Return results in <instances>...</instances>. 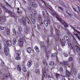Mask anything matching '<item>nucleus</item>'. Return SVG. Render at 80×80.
<instances>
[{
  "label": "nucleus",
  "instance_id": "0e129e2a",
  "mask_svg": "<svg viewBox=\"0 0 80 80\" xmlns=\"http://www.w3.org/2000/svg\"><path fill=\"white\" fill-rule=\"evenodd\" d=\"M76 32H77V33H80V32L78 31L77 30H76Z\"/></svg>",
  "mask_w": 80,
  "mask_h": 80
},
{
  "label": "nucleus",
  "instance_id": "f3484780",
  "mask_svg": "<svg viewBox=\"0 0 80 80\" xmlns=\"http://www.w3.org/2000/svg\"><path fill=\"white\" fill-rule=\"evenodd\" d=\"M27 52L29 53H31V51H32V48L30 47H28L27 48Z\"/></svg>",
  "mask_w": 80,
  "mask_h": 80
},
{
  "label": "nucleus",
  "instance_id": "20e7f679",
  "mask_svg": "<svg viewBox=\"0 0 80 80\" xmlns=\"http://www.w3.org/2000/svg\"><path fill=\"white\" fill-rule=\"evenodd\" d=\"M42 2L44 3L45 7H46V9H47L48 11H50V12L52 11V7H51L50 8H49L48 7V5L47 4L46 2L43 1H42Z\"/></svg>",
  "mask_w": 80,
  "mask_h": 80
},
{
  "label": "nucleus",
  "instance_id": "09e8293b",
  "mask_svg": "<svg viewBox=\"0 0 80 80\" xmlns=\"http://www.w3.org/2000/svg\"><path fill=\"white\" fill-rule=\"evenodd\" d=\"M4 28L0 26V29H1V30H4Z\"/></svg>",
  "mask_w": 80,
  "mask_h": 80
},
{
  "label": "nucleus",
  "instance_id": "473e14b6",
  "mask_svg": "<svg viewBox=\"0 0 80 80\" xmlns=\"http://www.w3.org/2000/svg\"><path fill=\"white\" fill-rule=\"evenodd\" d=\"M6 31L7 32V35H9L10 34V30L8 29V28L7 29Z\"/></svg>",
  "mask_w": 80,
  "mask_h": 80
},
{
  "label": "nucleus",
  "instance_id": "4d7b16f0",
  "mask_svg": "<svg viewBox=\"0 0 80 80\" xmlns=\"http://www.w3.org/2000/svg\"><path fill=\"white\" fill-rule=\"evenodd\" d=\"M2 12V9H1V8H0V13H1Z\"/></svg>",
  "mask_w": 80,
  "mask_h": 80
},
{
  "label": "nucleus",
  "instance_id": "bb28decb",
  "mask_svg": "<svg viewBox=\"0 0 80 80\" xmlns=\"http://www.w3.org/2000/svg\"><path fill=\"white\" fill-rule=\"evenodd\" d=\"M13 45H15V43H16L17 42V39H15V38H14L13 39Z\"/></svg>",
  "mask_w": 80,
  "mask_h": 80
},
{
  "label": "nucleus",
  "instance_id": "338daca9",
  "mask_svg": "<svg viewBox=\"0 0 80 80\" xmlns=\"http://www.w3.org/2000/svg\"><path fill=\"white\" fill-rule=\"evenodd\" d=\"M23 3H27V2H26L25 1H23Z\"/></svg>",
  "mask_w": 80,
  "mask_h": 80
},
{
  "label": "nucleus",
  "instance_id": "9b49d317",
  "mask_svg": "<svg viewBox=\"0 0 80 80\" xmlns=\"http://www.w3.org/2000/svg\"><path fill=\"white\" fill-rule=\"evenodd\" d=\"M29 31H30V28L27 27L25 28L24 32L25 33H28Z\"/></svg>",
  "mask_w": 80,
  "mask_h": 80
},
{
  "label": "nucleus",
  "instance_id": "b1692460",
  "mask_svg": "<svg viewBox=\"0 0 80 80\" xmlns=\"http://www.w3.org/2000/svg\"><path fill=\"white\" fill-rule=\"evenodd\" d=\"M64 38L65 40H66V41H68V39H69V38L68 36H65L64 37Z\"/></svg>",
  "mask_w": 80,
  "mask_h": 80
},
{
  "label": "nucleus",
  "instance_id": "6ab92c4d",
  "mask_svg": "<svg viewBox=\"0 0 80 80\" xmlns=\"http://www.w3.org/2000/svg\"><path fill=\"white\" fill-rule=\"evenodd\" d=\"M66 75L67 77H70L71 75V74L70 73L68 72V71H66Z\"/></svg>",
  "mask_w": 80,
  "mask_h": 80
},
{
  "label": "nucleus",
  "instance_id": "72a5a7b5",
  "mask_svg": "<svg viewBox=\"0 0 80 80\" xmlns=\"http://www.w3.org/2000/svg\"><path fill=\"white\" fill-rule=\"evenodd\" d=\"M51 56L52 57H53L57 56V53H54L52 54Z\"/></svg>",
  "mask_w": 80,
  "mask_h": 80
},
{
  "label": "nucleus",
  "instance_id": "4c0bfd02",
  "mask_svg": "<svg viewBox=\"0 0 80 80\" xmlns=\"http://www.w3.org/2000/svg\"><path fill=\"white\" fill-rule=\"evenodd\" d=\"M10 76V74H8L7 75H6L5 74H4V76L5 77L4 78H5V77H8L9 76Z\"/></svg>",
  "mask_w": 80,
  "mask_h": 80
},
{
  "label": "nucleus",
  "instance_id": "a211bd4d",
  "mask_svg": "<svg viewBox=\"0 0 80 80\" xmlns=\"http://www.w3.org/2000/svg\"><path fill=\"white\" fill-rule=\"evenodd\" d=\"M22 23L24 25H26V20H25V18H23L22 19Z\"/></svg>",
  "mask_w": 80,
  "mask_h": 80
},
{
  "label": "nucleus",
  "instance_id": "393cba45",
  "mask_svg": "<svg viewBox=\"0 0 80 80\" xmlns=\"http://www.w3.org/2000/svg\"><path fill=\"white\" fill-rule=\"evenodd\" d=\"M61 45L62 46V47L64 46L65 45L64 42L63 41H61Z\"/></svg>",
  "mask_w": 80,
  "mask_h": 80
},
{
  "label": "nucleus",
  "instance_id": "13d9d810",
  "mask_svg": "<svg viewBox=\"0 0 80 80\" xmlns=\"http://www.w3.org/2000/svg\"><path fill=\"white\" fill-rule=\"evenodd\" d=\"M48 78H52V77L50 76V75H48Z\"/></svg>",
  "mask_w": 80,
  "mask_h": 80
},
{
  "label": "nucleus",
  "instance_id": "c85d7f7f",
  "mask_svg": "<svg viewBox=\"0 0 80 80\" xmlns=\"http://www.w3.org/2000/svg\"><path fill=\"white\" fill-rule=\"evenodd\" d=\"M18 30L19 32H21V31L22 30V27H21L20 26H19L18 27Z\"/></svg>",
  "mask_w": 80,
  "mask_h": 80
},
{
  "label": "nucleus",
  "instance_id": "6e6552de",
  "mask_svg": "<svg viewBox=\"0 0 80 80\" xmlns=\"http://www.w3.org/2000/svg\"><path fill=\"white\" fill-rule=\"evenodd\" d=\"M43 78H47V72L46 70L42 71V80L43 79Z\"/></svg>",
  "mask_w": 80,
  "mask_h": 80
},
{
  "label": "nucleus",
  "instance_id": "c9c22d12",
  "mask_svg": "<svg viewBox=\"0 0 80 80\" xmlns=\"http://www.w3.org/2000/svg\"><path fill=\"white\" fill-rule=\"evenodd\" d=\"M63 55L65 57H67L68 56V54L65 53H63Z\"/></svg>",
  "mask_w": 80,
  "mask_h": 80
},
{
  "label": "nucleus",
  "instance_id": "2f4dec72",
  "mask_svg": "<svg viewBox=\"0 0 80 80\" xmlns=\"http://www.w3.org/2000/svg\"><path fill=\"white\" fill-rule=\"evenodd\" d=\"M74 35H76V36L77 37V38H78V39L79 40H80V37H79V36H78V34L74 33Z\"/></svg>",
  "mask_w": 80,
  "mask_h": 80
},
{
  "label": "nucleus",
  "instance_id": "dca6fc26",
  "mask_svg": "<svg viewBox=\"0 0 80 80\" xmlns=\"http://www.w3.org/2000/svg\"><path fill=\"white\" fill-rule=\"evenodd\" d=\"M32 12L33 15H37V12L35 9H32Z\"/></svg>",
  "mask_w": 80,
  "mask_h": 80
},
{
  "label": "nucleus",
  "instance_id": "e2e57ef3",
  "mask_svg": "<svg viewBox=\"0 0 80 80\" xmlns=\"http://www.w3.org/2000/svg\"><path fill=\"white\" fill-rule=\"evenodd\" d=\"M45 11H46V13H47L48 15V16L49 14H48V12H47V11L46 10H45Z\"/></svg>",
  "mask_w": 80,
  "mask_h": 80
},
{
  "label": "nucleus",
  "instance_id": "412c9836",
  "mask_svg": "<svg viewBox=\"0 0 80 80\" xmlns=\"http://www.w3.org/2000/svg\"><path fill=\"white\" fill-rule=\"evenodd\" d=\"M38 22H42V16H41L39 15L38 16Z\"/></svg>",
  "mask_w": 80,
  "mask_h": 80
},
{
  "label": "nucleus",
  "instance_id": "79ce46f5",
  "mask_svg": "<svg viewBox=\"0 0 80 80\" xmlns=\"http://www.w3.org/2000/svg\"><path fill=\"white\" fill-rule=\"evenodd\" d=\"M56 77H57V78H58V77H60V74H59L58 73H56Z\"/></svg>",
  "mask_w": 80,
  "mask_h": 80
},
{
  "label": "nucleus",
  "instance_id": "5701e85b",
  "mask_svg": "<svg viewBox=\"0 0 80 80\" xmlns=\"http://www.w3.org/2000/svg\"><path fill=\"white\" fill-rule=\"evenodd\" d=\"M34 48L37 52H39V49L37 46H35Z\"/></svg>",
  "mask_w": 80,
  "mask_h": 80
},
{
  "label": "nucleus",
  "instance_id": "a878e982",
  "mask_svg": "<svg viewBox=\"0 0 80 80\" xmlns=\"http://www.w3.org/2000/svg\"><path fill=\"white\" fill-rule=\"evenodd\" d=\"M21 53V52L20 51H18L16 52V55H17V56H20Z\"/></svg>",
  "mask_w": 80,
  "mask_h": 80
},
{
  "label": "nucleus",
  "instance_id": "39448f33",
  "mask_svg": "<svg viewBox=\"0 0 80 80\" xmlns=\"http://www.w3.org/2000/svg\"><path fill=\"white\" fill-rule=\"evenodd\" d=\"M23 43V40L22 38H20L18 40V44L19 46H22Z\"/></svg>",
  "mask_w": 80,
  "mask_h": 80
},
{
  "label": "nucleus",
  "instance_id": "052dcab7",
  "mask_svg": "<svg viewBox=\"0 0 80 80\" xmlns=\"http://www.w3.org/2000/svg\"><path fill=\"white\" fill-rule=\"evenodd\" d=\"M0 60L1 61V62H3V60H2V59L1 58H0Z\"/></svg>",
  "mask_w": 80,
  "mask_h": 80
},
{
  "label": "nucleus",
  "instance_id": "680f3d73",
  "mask_svg": "<svg viewBox=\"0 0 80 80\" xmlns=\"http://www.w3.org/2000/svg\"><path fill=\"white\" fill-rule=\"evenodd\" d=\"M72 8L73 9V10H74V11H77L76 10V9H75V8Z\"/></svg>",
  "mask_w": 80,
  "mask_h": 80
},
{
  "label": "nucleus",
  "instance_id": "423d86ee",
  "mask_svg": "<svg viewBox=\"0 0 80 80\" xmlns=\"http://www.w3.org/2000/svg\"><path fill=\"white\" fill-rule=\"evenodd\" d=\"M43 47L44 48V51H46V57H47V59H48L49 58V53H48L47 52V49H46V46H45V45H43Z\"/></svg>",
  "mask_w": 80,
  "mask_h": 80
},
{
  "label": "nucleus",
  "instance_id": "a18cd8bd",
  "mask_svg": "<svg viewBox=\"0 0 80 80\" xmlns=\"http://www.w3.org/2000/svg\"><path fill=\"white\" fill-rule=\"evenodd\" d=\"M12 31L13 32V33H14V34H16V32H15V28H13L12 29Z\"/></svg>",
  "mask_w": 80,
  "mask_h": 80
},
{
  "label": "nucleus",
  "instance_id": "774afa93",
  "mask_svg": "<svg viewBox=\"0 0 80 80\" xmlns=\"http://www.w3.org/2000/svg\"><path fill=\"white\" fill-rule=\"evenodd\" d=\"M58 50L59 51H62V49H60V48H59Z\"/></svg>",
  "mask_w": 80,
  "mask_h": 80
},
{
  "label": "nucleus",
  "instance_id": "37998d69",
  "mask_svg": "<svg viewBox=\"0 0 80 80\" xmlns=\"http://www.w3.org/2000/svg\"><path fill=\"white\" fill-rule=\"evenodd\" d=\"M72 72L74 74H75V73H77V71L76 70H73L72 71Z\"/></svg>",
  "mask_w": 80,
  "mask_h": 80
},
{
  "label": "nucleus",
  "instance_id": "ea45409f",
  "mask_svg": "<svg viewBox=\"0 0 80 80\" xmlns=\"http://www.w3.org/2000/svg\"><path fill=\"white\" fill-rule=\"evenodd\" d=\"M73 64H72L71 69H72V70H75V69H74V68H73Z\"/></svg>",
  "mask_w": 80,
  "mask_h": 80
},
{
  "label": "nucleus",
  "instance_id": "f704fd0d",
  "mask_svg": "<svg viewBox=\"0 0 80 80\" xmlns=\"http://www.w3.org/2000/svg\"><path fill=\"white\" fill-rule=\"evenodd\" d=\"M1 66L2 67H4V66H5V63H4V62L2 61V62H1Z\"/></svg>",
  "mask_w": 80,
  "mask_h": 80
},
{
  "label": "nucleus",
  "instance_id": "cd10ccee",
  "mask_svg": "<svg viewBox=\"0 0 80 80\" xmlns=\"http://www.w3.org/2000/svg\"><path fill=\"white\" fill-rule=\"evenodd\" d=\"M55 64V63H54V62H50L49 64V65L51 66H53Z\"/></svg>",
  "mask_w": 80,
  "mask_h": 80
},
{
  "label": "nucleus",
  "instance_id": "7ed1b4c3",
  "mask_svg": "<svg viewBox=\"0 0 80 80\" xmlns=\"http://www.w3.org/2000/svg\"><path fill=\"white\" fill-rule=\"evenodd\" d=\"M46 19L47 20H45L44 23L46 26L47 27L48 25V24H50V18L48 17H47Z\"/></svg>",
  "mask_w": 80,
  "mask_h": 80
},
{
  "label": "nucleus",
  "instance_id": "7c9ffc66",
  "mask_svg": "<svg viewBox=\"0 0 80 80\" xmlns=\"http://www.w3.org/2000/svg\"><path fill=\"white\" fill-rule=\"evenodd\" d=\"M15 59L17 60H20V56H18L16 57Z\"/></svg>",
  "mask_w": 80,
  "mask_h": 80
},
{
  "label": "nucleus",
  "instance_id": "9d476101",
  "mask_svg": "<svg viewBox=\"0 0 80 80\" xmlns=\"http://www.w3.org/2000/svg\"><path fill=\"white\" fill-rule=\"evenodd\" d=\"M7 50H8V46H7H7L6 47L5 46V48H4V51L5 54L7 56L8 55V53L7 52Z\"/></svg>",
  "mask_w": 80,
  "mask_h": 80
},
{
  "label": "nucleus",
  "instance_id": "1a4fd4ad",
  "mask_svg": "<svg viewBox=\"0 0 80 80\" xmlns=\"http://www.w3.org/2000/svg\"><path fill=\"white\" fill-rule=\"evenodd\" d=\"M55 31L56 32V33L57 34V35L58 37V38H55V41L56 42H58V37H59V34H58V30H57V29H56Z\"/></svg>",
  "mask_w": 80,
  "mask_h": 80
},
{
  "label": "nucleus",
  "instance_id": "603ef678",
  "mask_svg": "<svg viewBox=\"0 0 80 80\" xmlns=\"http://www.w3.org/2000/svg\"><path fill=\"white\" fill-rule=\"evenodd\" d=\"M60 70H63V68L62 67H61L60 68Z\"/></svg>",
  "mask_w": 80,
  "mask_h": 80
},
{
  "label": "nucleus",
  "instance_id": "e433bc0d",
  "mask_svg": "<svg viewBox=\"0 0 80 80\" xmlns=\"http://www.w3.org/2000/svg\"><path fill=\"white\" fill-rule=\"evenodd\" d=\"M69 60L70 62L71 61H73V58L72 57L69 58Z\"/></svg>",
  "mask_w": 80,
  "mask_h": 80
},
{
  "label": "nucleus",
  "instance_id": "f257e3e1",
  "mask_svg": "<svg viewBox=\"0 0 80 80\" xmlns=\"http://www.w3.org/2000/svg\"><path fill=\"white\" fill-rule=\"evenodd\" d=\"M57 16L56 17V18L58 19V20L60 22H61L62 24H63V25H64V27L65 28H66V27H68V26L67 25V23H66V22L63 20H62V19H60L59 17H58V15L57 14H56Z\"/></svg>",
  "mask_w": 80,
  "mask_h": 80
},
{
  "label": "nucleus",
  "instance_id": "c03bdc74",
  "mask_svg": "<svg viewBox=\"0 0 80 80\" xmlns=\"http://www.w3.org/2000/svg\"><path fill=\"white\" fill-rule=\"evenodd\" d=\"M23 70H26V68L25 66H23L22 68Z\"/></svg>",
  "mask_w": 80,
  "mask_h": 80
},
{
  "label": "nucleus",
  "instance_id": "bf43d9fd",
  "mask_svg": "<svg viewBox=\"0 0 80 80\" xmlns=\"http://www.w3.org/2000/svg\"><path fill=\"white\" fill-rule=\"evenodd\" d=\"M67 13L68 14V15H69L70 17H71V14H70L69 13L67 12Z\"/></svg>",
  "mask_w": 80,
  "mask_h": 80
},
{
  "label": "nucleus",
  "instance_id": "8fccbe9b",
  "mask_svg": "<svg viewBox=\"0 0 80 80\" xmlns=\"http://www.w3.org/2000/svg\"><path fill=\"white\" fill-rule=\"evenodd\" d=\"M39 65L38 64V63H37L36 64V67L37 68H38V67H39Z\"/></svg>",
  "mask_w": 80,
  "mask_h": 80
},
{
  "label": "nucleus",
  "instance_id": "aec40b11",
  "mask_svg": "<svg viewBox=\"0 0 80 80\" xmlns=\"http://www.w3.org/2000/svg\"><path fill=\"white\" fill-rule=\"evenodd\" d=\"M32 61H28V67H30L31 65H32Z\"/></svg>",
  "mask_w": 80,
  "mask_h": 80
},
{
  "label": "nucleus",
  "instance_id": "de8ad7c7",
  "mask_svg": "<svg viewBox=\"0 0 80 80\" xmlns=\"http://www.w3.org/2000/svg\"><path fill=\"white\" fill-rule=\"evenodd\" d=\"M40 7L41 8H43V9H44V6H42V5H40Z\"/></svg>",
  "mask_w": 80,
  "mask_h": 80
},
{
  "label": "nucleus",
  "instance_id": "3c124183",
  "mask_svg": "<svg viewBox=\"0 0 80 80\" xmlns=\"http://www.w3.org/2000/svg\"><path fill=\"white\" fill-rule=\"evenodd\" d=\"M42 14H43V16H44L45 17V12L43 11H42Z\"/></svg>",
  "mask_w": 80,
  "mask_h": 80
},
{
  "label": "nucleus",
  "instance_id": "864d4df0",
  "mask_svg": "<svg viewBox=\"0 0 80 80\" xmlns=\"http://www.w3.org/2000/svg\"><path fill=\"white\" fill-rule=\"evenodd\" d=\"M39 72H40V71H36V73H39Z\"/></svg>",
  "mask_w": 80,
  "mask_h": 80
},
{
  "label": "nucleus",
  "instance_id": "a19ab883",
  "mask_svg": "<svg viewBox=\"0 0 80 80\" xmlns=\"http://www.w3.org/2000/svg\"><path fill=\"white\" fill-rule=\"evenodd\" d=\"M27 8H28V10H30V9H31V7L30 5H28V6H27Z\"/></svg>",
  "mask_w": 80,
  "mask_h": 80
},
{
  "label": "nucleus",
  "instance_id": "5fc2aeb1",
  "mask_svg": "<svg viewBox=\"0 0 80 80\" xmlns=\"http://www.w3.org/2000/svg\"><path fill=\"white\" fill-rule=\"evenodd\" d=\"M78 77L79 79H80V74H78Z\"/></svg>",
  "mask_w": 80,
  "mask_h": 80
},
{
  "label": "nucleus",
  "instance_id": "58836bf2",
  "mask_svg": "<svg viewBox=\"0 0 80 80\" xmlns=\"http://www.w3.org/2000/svg\"><path fill=\"white\" fill-rule=\"evenodd\" d=\"M58 8H59V9H60L62 11H63V8H62V7L59 6L58 7Z\"/></svg>",
  "mask_w": 80,
  "mask_h": 80
},
{
  "label": "nucleus",
  "instance_id": "0eeeda50",
  "mask_svg": "<svg viewBox=\"0 0 80 80\" xmlns=\"http://www.w3.org/2000/svg\"><path fill=\"white\" fill-rule=\"evenodd\" d=\"M0 20L2 22H5L6 21V18L5 16H2L0 17Z\"/></svg>",
  "mask_w": 80,
  "mask_h": 80
},
{
  "label": "nucleus",
  "instance_id": "c756f323",
  "mask_svg": "<svg viewBox=\"0 0 80 80\" xmlns=\"http://www.w3.org/2000/svg\"><path fill=\"white\" fill-rule=\"evenodd\" d=\"M51 37H53V29L52 28L51 29Z\"/></svg>",
  "mask_w": 80,
  "mask_h": 80
},
{
  "label": "nucleus",
  "instance_id": "f03ea898",
  "mask_svg": "<svg viewBox=\"0 0 80 80\" xmlns=\"http://www.w3.org/2000/svg\"><path fill=\"white\" fill-rule=\"evenodd\" d=\"M1 7L3 9V10H5L6 12H7V13H9V14H10V15L11 17H13L14 18H15V16L12 15V12L8 10V9H7V8H6L5 7L3 6H2Z\"/></svg>",
  "mask_w": 80,
  "mask_h": 80
},
{
  "label": "nucleus",
  "instance_id": "4be33fe9",
  "mask_svg": "<svg viewBox=\"0 0 80 80\" xmlns=\"http://www.w3.org/2000/svg\"><path fill=\"white\" fill-rule=\"evenodd\" d=\"M17 69L18 70H22V68L20 65H18L17 67Z\"/></svg>",
  "mask_w": 80,
  "mask_h": 80
},
{
  "label": "nucleus",
  "instance_id": "49530a36",
  "mask_svg": "<svg viewBox=\"0 0 80 80\" xmlns=\"http://www.w3.org/2000/svg\"><path fill=\"white\" fill-rule=\"evenodd\" d=\"M37 27H38V29H39V30H40V25L38 24Z\"/></svg>",
  "mask_w": 80,
  "mask_h": 80
},
{
  "label": "nucleus",
  "instance_id": "4468645a",
  "mask_svg": "<svg viewBox=\"0 0 80 80\" xmlns=\"http://www.w3.org/2000/svg\"><path fill=\"white\" fill-rule=\"evenodd\" d=\"M62 65L65 67V66H68L69 64L68 63V62H67L66 61H63L62 63Z\"/></svg>",
  "mask_w": 80,
  "mask_h": 80
},
{
  "label": "nucleus",
  "instance_id": "69168bd1",
  "mask_svg": "<svg viewBox=\"0 0 80 80\" xmlns=\"http://www.w3.org/2000/svg\"><path fill=\"white\" fill-rule=\"evenodd\" d=\"M40 24H41V25H42L43 24V22H40Z\"/></svg>",
  "mask_w": 80,
  "mask_h": 80
},
{
  "label": "nucleus",
  "instance_id": "6e6d98bb",
  "mask_svg": "<svg viewBox=\"0 0 80 80\" xmlns=\"http://www.w3.org/2000/svg\"><path fill=\"white\" fill-rule=\"evenodd\" d=\"M6 4L7 5H8V6H9V7H11L10 5H9V4H8V3H7V2H6Z\"/></svg>",
  "mask_w": 80,
  "mask_h": 80
},
{
  "label": "nucleus",
  "instance_id": "2eb2a0df",
  "mask_svg": "<svg viewBox=\"0 0 80 80\" xmlns=\"http://www.w3.org/2000/svg\"><path fill=\"white\" fill-rule=\"evenodd\" d=\"M6 43L8 46H11L12 45V42L10 40H7Z\"/></svg>",
  "mask_w": 80,
  "mask_h": 80
},
{
  "label": "nucleus",
  "instance_id": "f8f14e48",
  "mask_svg": "<svg viewBox=\"0 0 80 80\" xmlns=\"http://www.w3.org/2000/svg\"><path fill=\"white\" fill-rule=\"evenodd\" d=\"M31 20L33 24L35 23V18L34 16H32L31 18Z\"/></svg>",
  "mask_w": 80,
  "mask_h": 80
},
{
  "label": "nucleus",
  "instance_id": "ddd939ff",
  "mask_svg": "<svg viewBox=\"0 0 80 80\" xmlns=\"http://www.w3.org/2000/svg\"><path fill=\"white\" fill-rule=\"evenodd\" d=\"M30 4L33 7H34L35 8L37 7V5L36 3H35V2H30Z\"/></svg>",
  "mask_w": 80,
  "mask_h": 80
}]
</instances>
